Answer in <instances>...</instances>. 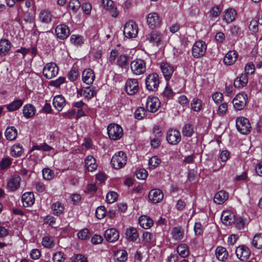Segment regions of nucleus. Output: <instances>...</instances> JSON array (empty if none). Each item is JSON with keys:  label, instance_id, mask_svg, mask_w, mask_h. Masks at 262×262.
<instances>
[{"label": "nucleus", "instance_id": "nucleus-19", "mask_svg": "<svg viewBox=\"0 0 262 262\" xmlns=\"http://www.w3.org/2000/svg\"><path fill=\"white\" fill-rule=\"evenodd\" d=\"M148 198L152 203H157L162 200L163 198V193L160 189H152L149 192Z\"/></svg>", "mask_w": 262, "mask_h": 262}, {"label": "nucleus", "instance_id": "nucleus-61", "mask_svg": "<svg viewBox=\"0 0 262 262\" xmlns=\"http://www.w3.org/2000/svg\"><path fill=\"white\" fill-rule=\"evenodd\" d=\"M230 31L231 35L234 37H238L241 35V29L239 27L233 25L231 26Z\"/></svg>", "mask_w": 262, "mask_h": 262}, {"label": "nucleus", "instance_id": "nucleus-17", "mask_svg": "<svg viewBox=\"0 0 262 262\" xmlns=\"http://www.w3.org/2000/svg\"><path fill=\"white\" fill-rule=\"evenodd\" d=\"M160 69L166 80H169L174 72L173 67L167 62H162Z\"/></svg>", "mask_w": 262, "mask_h": 262}, {"label": "nucleus", "instance_id": "nucleus-52", "mask_svg": "<svg viewBox=\"0 0 262 262\" xmlns=\"http://www.w3.org/2000/svg\"><path fill=\"white\" fill-rule=\"evenodd\" d=\"M81 4L79 0H71L69 3V9L74 12H77Z\"/></svg>", "mask_w": 262, "mask_h": 262}, {"label": "nucleus", "instance_id": "nucleus-41", "mask_svg": "<svg viewBox=\"0 0 262 262\" xmlns=\"http://www.w3.org/2000/svg\"><path fill=\"white\" fill-rule=\"evenodd\" d=\"M177 250L179 254L182 257H186L189 254L188 247L185 244L179 245L177 247Z\"/></svg>", "mask_w": 262, "mask_h": 262}, {"label": "nucleus", "instance_id": "nucleus-28", "mask_svg": "<svg viewBox=\"0 0 262 262\" xmlns=\"http://www.w3.org/2000/svg\"><path fill=\"white\" fill-rule=\"evenodd\" d=\"M35 113L36 109L32 104L28 103L23 107V113L27 119L32 118L35 115Z\"/></svg>", "mask_w": 262, "mask_h": 262}, {"label": "nucleus", "instance_id": "nucleus-40", "mask_svg": "<svg viewBox=\"0 0 262 262\" xmlns=\"http://www.w3.org/2000/svg\"><path fill=\"white\" fill-rule=\"evenodd\" d=\"M127 259V253L125 250H118L116 251V261L124 262Z\"/></svg>", "mask_w": 262, "mask_h": 262}, {"label": "nucleus", "instance_id": "nucleus-24", "mask_svg": "<svg viewBox=\"0 0 262 262\" xmlns=\"http://www.w3.org/2000/svg\"><path fill=\"white\" fill-rule=\"evenodd\" d=\"M237 16V13L235 9L232 8L228 9L224 12L223 20L229 24L233 21Z\"/></svg>", "mask_w": 262, "mask_h": 262}, {"label": "nucleus", "instance_id": "nucleus-39", "mask_svg": "<svg viewBox=\"0 0 262 262\" xmlns=\"http://www.w3.org/2000/svg\"><path fill=\"white\" fill-rule=\"evenodd\" d=\"M171 235L175 240L181 241L184 237V231L181 227H176L172 229Z\"/></svg>", "mask_w": 262, "mask_h": 262}, {"label": "nucleus", "instance_id": "nucleus-30", "mask_svg": "<svg viewBox=\"0 0 262 262\" xmlns=\"http://www.w3.org/2000/svg\"><path fill=\"white\" fill-rule=\"evenodd\" d=\"M116 161L118 163V167H116V169L123 168L126 165L127 162V157L125 152L122 151H119Z\"/></svg>", "mask_w": 262, "mask_h": 262}, {"label": "nucleus", "instance_id": "nucleus-45", "mask_svg": "<svg viewBox=\"0 0 262 262\" xmlns=\"http://www.w3.org/2000/svg\"><path fill=\"white\" fill-rule=\"evenodd\" d=\"M52 209L54 214L58 215L63 212L64 207L61 203L57 202L52 205Z\"/></svg>", "mask_w": 262, "mask_h": 262}, {"label": "nucleus", "instance_id": "nucleus-43", "mask_svg": "<svg viewBox=\"0 0 262 262\" xmlns=\"http://www.w3.org/2000/svg\"><path fill=\"white\" fill-rule=\"evenodd\" d=\"M104 237L108 242L113 243L115 242V229L111 228L107 229L104 233Z\"/></svg>", "mask_w": 262, "mask_h": 262}, {"label": "nucleus", "instance_id": "nucleus-54", "mask_svg": "<svg viewBox=\"0 0 262 262\" xmlns=\"http://www.w3.org/2000/svg\"><path fill=\"white\" fill-rule=\"evenodd\" d=\"M42 245L46 248H52L54 245L53 238L49 236L44 237L42 240Z\"/></svg>", "mask_w": 262, "mask_h": 262}, {"label": "nucleus", "instance_id": "nucleus-4", "mask_svg": "<svg viewBox=\"0 0 262 262\" xmlns=\"http://www.w3.org/2000/svg\"><path fill=\"white\" fill-rule=\"evenodd\" d=\"M138 33V26L135 22L129 20L124 26L123 34L128 38H135Z\"/></svg>", "mask_w": 262, "mask_h": 262}, {"label": "nucleus", "instance_id": "nucleus-11", "mask_svg": "<svg viewBox=\"0 0 262 262\" xmlns=\"http://www.w3.org/2000/svg\"><path fill=\"white\" fill-rule=\"evenodd\" d=\"M146 19L147 25L151 29H154L158 28L161 25V19L159 15L156 12L149 13L147 16Z\"/></svg>", "mask_w": 262, "mask_h": 262}, {"label": "nucleus", "instance_id": "nucleus-56", "mask_svg": "<svg viewBox=\"0 0 262 262\" xmlns=\"http://www.w3.org/2000/svg\"><path fill=\"white\" fill-rule=\"evenodd\" d=\"M228 104L227 103L224 102L221 104L218 108L217 113L220 116H224L227 111Z\"/></svg>", "mask_w": 262, "mask_h": 262}, {"label": "nucleus", "instance_id": "nucleus-20", "mask_svg": "<svg viewBox=\"0 0 262 262\" xmlns=\"http://www.w3.org/2000/svg\"><path fill=\"white\" fill-rule=\"evenodd\" d=\"M146 37L150 43L158 46L162 40V35L156 31H154L147 34Z\"/></svg>", "mask_w": 262, "mask_h": 262}, {"label": "nucleus", "instance_id": "nucleus-36", "mask_svg": "<svg viewBox=\"0 0 262 262\" xmlns=\"http://www.w3.org/2000/svg\"><path fill=\"white\" fill-rule=\"evenodd\" d=\"M114 2L112 0H102V6L105 10L109 11L112 16H114Z\"/></svg>", "mask_w": 262, "mask_h": 262}, {"label": "nucleus", "instance_id": "nucleus-44", "mask_svg": "<svg viewBox=\"0 0 262 262\" xmlns=\"http://www.w3.org/2000/svg\"><path fill=\"white\" fill-rule=\"evenodd\" d=\"M252 245L257 249L262 248V233L257 234L254 236Z\"/></svg>", "mask_w": 262, "mask_h": 262}, {"label": "nucleus", "instance_id": "nucleus-9", "mask_svg": "<svg viewBox=\"0 0 262 262\" xmlns=\"http://www.w3.org/2000/svg\"><path fill=\"white\" fill-rule=\"evenodd\" d=\"M77 94L78 97L83 96L85 99L89 100L96 95L97 91L95 87L87 86L78 90Z\"/></svg>", "mask_w": 262, "mask_h": 262}, {"label": "nucleus", "instance_id": "nucleus-27", "mask_svg": "<svg viewBox=\"0 0 262 262\" xmlns=\"http://www.w3.org/2000/svg\"><path fill=\"white\" fill-rule=\"evenodd\" d=\"M54 107L58 111H61L66 105V101L64 97L60 95L55 96L53 100Z\"/></svg>", "mask_w": 262, "mask_h": 262}, {"label": "nucleus", "instance_id": "nucleus-50", "mask_svg": "<svg viewBox=\"0 0 262 262\" xmlns=\"http://www.w3.org/2000/svg\"><path fill=\"white\" fill-rule=\"evenodd\" d=\"M106 211L105 208L103 206H99L97 208L95 211V214L97 218L99 220L102 219L106 215Z\"/></svg>", "mask_w": 262, "mask_h": 262}, {"label": "nucleus", "instance_id": "nucleus-35", "mask_svg": "<svg viewBox=\"0 0 262 262\" xmlns=\"http://www.w3.org/2000/svg\"><path fill=\"white\" fill-rule=\"evenodd\" d=\"M11 48L10 42L6 39L0 41V55H4L8 53Z\"/></svg>", "mask_w": 262, "mask_h": 262}, {"label": "nucleus", "instance_id": "nucleus-33", "mask_svg": "<svg viewBox=\"0 0 262 262\" xmlns=\"http://www.w3.org/2000/svg\"><path fill=\"white\" fill-rule=\"evenodd\" d=\"M228 198V194L223 190L217 192L214 195V201L217 204H222Z\"/></svg>", "mask_w": 262, "mask_h": 262}, {"label": "nucleus", "instance_id": "nucleus-1", "mask_svg": "<svg viewBox=\"0 0 262 262\" xmlns=\"http://www.w3.org/2000/svg\"><path fill=\"white\" fill-rule=\"evenodd\" d=\"M117 57L116 63L122 71L126 72L128 68L129 55L128 50L123 47H121L120 44L117 45V49H116V58Z\"/></svg>", "mask_w": 262, "mask_h": 262}, {"label": "nucleus", "instance_id": "nucleus-64", "mask_svg": "<svg viewBox=\"0 0 262 262\" xmlns=\"http://www.w3.org/2000/svg\"><path fill=\"white\" fill-rule=\"evenodd\" d=\"M255 71V67L254 65L252 63H247L245 67V72L244 74H247V75L249 74H252L254 73Z\"/></svg>", "mask_w": 262, "mask_h": 262}, {"label": "nucleus", "instance_id": "nucleus-10", "mask_svg": "<svg viewBox=\"0 0 262 262\" xmlns=\"http://www.w3.org/2000/svg\"><path fill=\"white\" fill-rule=\"evenodd\" d=\"M166 139L169 144L177 145L181 140V134L177 129H170L167 133Z\"/></svg>", "mask_w": 262, "mask_h": 262}, {"label": "nucleus", "instance_id": "nucleus-60", "mask_svg": "<svg viewBox=\"0 0 262 262\" xmlns=\"http://www.w3.org/2000/svg\"><path fill=\"white\" fill-rule=\"evenodd\" d=\"M136 175L138 179L144 180L148 175L147 171L144 169H140L136 171Z\"/></svg>", "mask_w": 262, "mask_h": 262}, {"label": "nucleus", "instance_id": "nucleus-34", "mask_svg": "<svg viewBox=\"0 0 262 262\" xmlns=\"http://www.w3.org/2000/svg\"><path fill=\"white\" fill-rule=\"evenodd\" d=\"M5 135L7 140L12 141L16 138L17 130L14 127L10 126L6 128Z\"/></svg>", "mask_w": 262, "mask_h": 262}, {"label": "nucleus", "instance_id": "nucleus-38", "mask_svg": "<svg viewBox=\"0 0 262 262\" xmlns=\"http://www.w3.org/2000/svg\"><path fill=\"white\" fill-rule=\"evenodd\" d=\"M125 234L127 238L130 241H135L139 237L137 229L134 227L127 229Z\"/></svg>", "mask_w": 262, "mask_h": 262}, {"label": "nucleus", "instance_id": "nucleus-14", "mask_svg": "<svg viewBox=\"0 0 262 262\" xmlns=\"http://www.w3.org/2000/svg\"><path fill=\"white\" fill-rule=\"evenodd\" d=\"M235 254L239 259L244 261L247 260L249 258L251 255V251L247 246L242 245L236 248Z\"/></svg>", "mask_w": 262, "mask_h": 262}, {"label": "nucleus", "instance_id": "nucleus-55", "mask_svg": "<svg viewBox=\"0 0 262 262\" xmlns=\"http://www.w3.org/2000/svg\"><path fill=\"white\" fill-rule=\"evenodd\" d=\"M146 113V111L143 107H138L134 114L135 117L137 119H141L143 118Z\"/></svg>", "mask_w": 262, "mask_h": 262}, {"label": "nucleus", "instance_id": "nucleus-25", "mask_svg": "<svg viewBox=\"0 0 262 262\" xmlns=\"http://www.w3.org/2000/svg\"><path fill=\"white\" fill-rule=\"evenodd\" d=\"M248 82V77L247 74H242L237 76L234 80V86L235 88L241 89L245 86Z\"/></svg>", "mask_w": 262, "mask_h": 262}, {"label": "nucleus", "instance_id": "nucleus-16", "mask_svg": "<svg viewBox=\"0 0 262 262\" xmlns=\"http://www.w3.org/2000/svg\"><path fill=\"white\" fill-rule=\"evenodd\" d=\"M55 33L57 38L64 39L70 35L69 28L64 24H60L56 27Z\"/></svg>", "mask_w": 262, "mask_h": 262}, {"label": "nucleus", "instance_id": "nucleus-13", "mask_svg": "<svg viewBox=\"0 0 262 262\" xmlns=\"http://www.w3.org/2000/svg\"><path fill=\"white\" fill-rule=\"evenodd\" d=\"M21 178L18 175L11 177L7 182L6 188L8 191L14 192L20 187Z\"/></svg>", "mask_w": 262, "mask_h": 262}, {"label": "nucleus", "instance_id": "nucleus-48", "mask_svg": "<svg viewBox=\"0 0 262 262\" xmlns=\"http://www.w3.org/2000/svg\"><path fill=\"white\" fill-rule=\"evenodd\" d=\"M161 160L157 156L151 157L148 161V165L150 168L155 169L159 166Z\"/></svg>", "mask_w": 262, "mask_h": 262}, {"label": "nucleus", "instance_id": "nucleus-37", "mask_svg": "<svg viewBox=\"0 0 262 262\" xmlns=\"http://www.w3.org/2000/svg\"><path fill=\"white\" fill-rule=\"evenodd\" d=\"M24 101L20 99H17L7 105V109L9 112L14 111L19 109L23 104Z\"/></svg>", "mask_w": 262, "mask_h": 262}, {"label": "nucleus", "instance_id": "nucleus-29", "mask_svg": "<svg viewBox=\"0 0 262 262\" xmlns=\"http://www.w3.org/2000/svg\"><path fill=\"white\" fill-rule=\"evenodd\" d=\"M85 164L86 169L89 171H93L97 169V164L95 159L91 155L88 156L85 159Z\"/></svg>", "mask_w": 262, "mask_h": 262}, {"label": "nucleus", "instance_id": "nucleus-63", "mask_svg": "<svg viewBox=\"0 0 262 262\" xmlns=\"http://www.w3.org/2000/svg\"><path fill=\"white\" fill-rule=\"evenodd\" d=\"M77 236L79 239L84 240L89 236V231L87 229H84L78 232Z\"/></svg>", "mask_w": 262, "mask_h": 262}, {"label": "nucleus", "instance_id": "nucleus-15", "mask_svg": "<svg viewBox=\"0 0 262 262\" xmlns=\"http://www.w3.org/2000/svg\"><path fill=\"white\" fill-rule=\"evenodd\" d=\"M160 106V101L156 97H149L146 103V107L149 112L155 113Z\"/></svg>", "mask_w": 262, "mask_h": 262}, {"label": "nucleus", "instance_id": "nucleus-53", "mask_svg": "<svg viewBox=\"0 0 262 262\" xmlns=\"http://www.w3.org/2000/svg\"><path fill=\"white\" fill-rule=\"evenodd\" d=\"M42 177L45 180H50L53 178L54 172L49 168H45L42 171Z\"/></svg>", "mask_w": 262, "mask_h": 262}, {"label": "nucleus", "instance_id": "nucleus-31", "mask_svg": "<svg viewBox=\"0 0 262 262\" xmlns=\"http://www.w3.org/2000/svg\"><path fill=\"white\" fill-rule=\"evenodd\" d=\"M216 258L221 261H225L228 259V252L223 247H217L215 250Z\"/></svg>", "mask_w": 262, "mask_h": 262}, {"label": "nucleus", "instance_id": "nucleus-26", "mask_svg": "<svg viewBox=\"0 0 262 262\" xmlns=\"http://www.w3.org/2000/svg\"><path fill=\"white\" fill-rule=\"evenodd\" d=\"M39 21L43 24H49L52 19V15L50 11L46 9L41 10L38 14Z\"/></svg>", "mask_w": 262, "mask_h": 262}, {"label": "nucleus", "instance_id": "nucleus-42", "mask_svg": "<svg viewBox=\"0 0 262 262\" xmlns=\"http://www.w3.org/2000/svg\"><path fill=\"white\" fill-rule=\"evenodd\" d=\"M23 153V147L19 144L13 145L11 149V154L13 157H19Z\"/></svg>", "mask_w": 262, "mask_h": 262}, {"label": "nucleus", "instance_id": "nucleus-7", "mask_svg": "<svg viewBox=\"0 0 262 262\" xmlns=\"http://www.w3.org/2000/svg\"><path fill=\"white\" fill-rule=\"evenodd\" d=\"M130 68L134 74L141 75L146 71V64L143 60L137 59L131 62Z\"/></svg>", "mask_w": 262, "mask_h": 262}, {"label": "nucleus", "instance_id": "nucleus-23", "mask_svg": "<svg viewBox=\"0 0 262 262\" xmlns=\"http://www.w3.org/2000/svg\"><path fill=\"white\" fill-rule=\"evenodd\" d=\"M238 58V53L235 50L229 51L224 58V62L226 65L231 66L233 64Z\"/></svg>", "mask_w": 262, "mask_h": 262}, {"label": "nucleus", "instance_id": "nucleus-3", "mask_svg": "<svg viewBox=\"0 0 262 262\" xmlns=\"http://www.w3.org/2000/svg\"><path fill=\"white\" fill-rule=\"evenodd\" d=\"M160 79L159 75L156 73L149 74L146 78V88L149 91L155 92L159 87Z\"/></svg>", "mask_w": 262, "mask_h": 262}, {"label": "nucleus", "instance_id": "nucleus-5", "mask_svg": "<svg viewBox=\"0 0 262 262\" xmlns=\"http://www.w3.org/2000/svg\"><path fill=\"white\" fill-rule=\"evenodd\" d=\"M247 100L248 96L246 93H238L232 100L234 108L236 111L242 110L247 105Z\"/></svg>", "mask_w": 262, "mask_h": 262}, {"label": "nucleus", "instance_id": "nucleus-58", "mask_svg": "<svg viewBox=\"0 0 262 262\" xmlns=\"http://www.w3.org/2000/svg\"><path fill=\"white\" fill-rule=\"evenodd\" d=\"M65 259L64 254L60 252L55 253L53 256V262H63Z\"/></svg>", "mask_w": 262, "mask_h": 262}, {"label": "nucleus", "instance_id": "nucleus-2", "mask_svg": "<svg viewBox=\"0 0 262 262\" xmlns=\"http://www.w3.org/2000/svg\"><path fill=\"white\" fill-rule=\"evenodd\" d=\"M236 127L242 134L248 135L251 131V125L248 119L244 117H238L236 119Z\"/></svg>", "mask_w": 262, "mask_h": 262}, {"label": "nucleus", "instance_id": "nucleus-22", "mask_svg": "<svg viewBox=\"0 0 262 262\" xmlns=\"http://www.w3.org/2000/svg\"><path fill=\"white\" fill-rule=\"evenodd\" d=\"M221 220L222 223L226 225H230L235 222L234 214L228 211H225L222 213Z\"/></svg>", "mask_w": 262, "mask_h": 262}, {"label": "nucleus", "instance_id": "nucleus-12", "mask_svg": "<svg viewBox=\"0 0 262 262\" xmlns=\"http://www.w3.org/2000/svg\"><path fill=\"white\" fill-rule=\"evenodd\" d=\"M125 90L127 94L129 95L136 94L139 90L138 80L134 78L127 80L125 85Z\"/></svg>", "mask_w": 262, "mask_h": 262}, {"label": "nucleus", "instance_id": "nucleus-59", "mask_svg": "<svg viewBox=\"0 0 262 262\" xmlns=\"http://www.w3.org/2000/svg\"><path fill=\"white\" fill-rule=\"evenodd\" d=\"M107 132L110 139L115 140V123H111L108 125Z\"/></svg>", "mask_w": 262, "mask_h": 262}, {"label": "nucleus", "instance_id": "nucleus-32", "mask_svg": "<svg viewBox=\"0 0 262 262\" xmlns=\"http://www.w3.org/2000/svg\"><path fill=\"white\" fill-rule=\"evenodd\" d=\"M139 223L143 228L148 229L152 226L153 221L146 215H141L139 218Z\"/></svg>", "mask_w": 262, "mask_h": 262}, {"label": "nucleus", "instance_id": "nucleus-51", "mask_svg": "<svg viewBox=\"0 0 262 262\" xmlns=\"http://www.w3.org/2000/svg\"><path fill=\"white\" fill-rule=\"evenodd\" d=\"M191 105L192 110L194 111L199 112L201 110L202 107V101L198 98H194L192 101Z\"/></svg>", "mask_w": 262, "mask_h": 262}, {"label": "nucleus", "instance_id": "nucleus-62", "mask_svg": "<svg viewBox=\"0 0 262 262\" xmlns=\"http://www.w3.org/2000/svg\"><path fill=\"white\" fill-rule=\"evenodd\" d=\"M66 78L63 77H59L55 80H52L50 82V85L58 88L60 85L63 83L65 81Z\"/></svg>", "mask_w": 262, "mask_h": 262}, {"label": "nucleus", "instance_id": "nucleus-6", "mask_svg": "<svg viewBox=\"0 0 262 262\" xmlns=\"http://www.w3.org/2000/svg\"><path fill=\"white\" fill-rule=\"evenodd\" d=\"M59 68L54 62L47 63L42 71L43 76L47 79H51L55 77L58 73Z\"/></svg>", "mask_w": 262, "mask_h": 262}, {"label": "nucleus", "instance_id": "nucleus-47", "mask_svg": "<svg viewBox=\"0 0 262 262\" xmlns=\"http://www.w3.org/2000/svg\"><path fill=\"white\" fill-rule=\"evenodd\" d=\"M193 128L192 126L190 124L184 125L182 129V134L185 137H190L193 133Z\"/></svg>", "mask_w": 262, "mask_h": 262}, {"label": "nucleus", "instance_id": "nucleus-57", "mask_svg": "<svg viewBox=\"0 0 262 262\" xmlns=\"http://www.w3.org/2000/svg\"><path fill=\"white\" fill-rule=\"evenodd\" d=\"M128 101V98L124 94H122L118 100V107L119 108V111L121 110L123 106H124Z\"/></svg>", "mask_w": 262, "mask_h": 262}, {"label": "nucleus", "instance_id": "nucleus-18", "mask_svg": "<svg viewBox=\"0 0 262 262\" xmlns=\"http://www.w3.org/2000/svg\"><path fill=\"white\" fill-rule=\"evenodd\" d=\"M95 78V74L93 70L87 69L84 70L82 74V80L88 85L92 84Z\"/></svg>", "mask_w": 262, "mask_h": 262}, {"label": "nucleus", "instance_id": "nucleus-46", "mask_svg": "<svg viewBox=\"0 0 262 262\" xmlns=\"http://www.w3.org/2000/svg\"><path fill=\"white\" fill-rule=\"evenodd\" d=\"M72 43L76 46H80L84 42L83 37L78 35H72L70 38Z\"/></svg>", "mask_w": 262, "mask_h": 262}, {"label": "nucleus", "instance_id": "nucleus-49", "mask_svg": "<svg viewBox=\"0 0 262 262\" xmlns=\"http://www.w3.org/2000/svg\"><path fill=\"white\" fill-rule=\"evenodd\" d=\"M79 76L78 70L76 68H73L69 72L68 77L71 81H75Z\"/></svg>", "mask_w": 262, "mask_h": 262}, {"label": "nucleus", "instance_id": "nucleus-8", "mask_svg": "<svg viewBox=\"0 0 262 262\" xmlns=\"http://www.w3.org/2000/svg\"><path fill=\"white\" fill-rule=\"evenodd\" d=\"M207 46L205 42L202 40L196 41L194 44L192 54L194 58H200L204 56L206 51Z\"/></svg>", "mask_w": 262, "mask_h": 262}, {"label": "nucleus", "instance_id": "nucleus-21", "mask_svg": "<svg viewBox=\"0 0 262 262\" xmlns=\"http://www.w3.org/2000/svg\"><path fill=\"white\" fill-rule=\"evenodd\" d=\"M21 201L25 207H28L33 205L35 202V198L33 193L32 192L24 193L21 196Z\"/></svg>", "mask_w": 262, "mask_h": 262}]
</instances>
